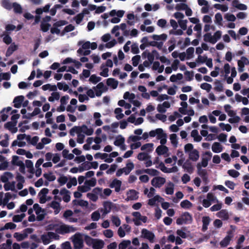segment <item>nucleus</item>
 Segmentation results:
<instances>
[{
  "label": "nucleus",
  "instance_id": "15",
  "mask_svg": "<svg viewBox=\"0 0 249 249\" xmlns=\"http://www.w3.org/2000/svg\"><path fill=\"white\" fill-rule=\"evenodd\" d=\"M134 165L133 162H129L126 163V167L122 168L123 173L125 175H128L130 172L133 169Z\"/></svg>",
  "mask_w": 249,
  "mask_h": 249
},
{
  "label": "nucleus",
  "instance_id": "56",
  "mask_svg": "<svg viewBox=\"0 0 249 249\" xmlns=\"http://www.w3.org/2000/svg\"><path fill=\"white\" fill-rule=\"evenodd\" d=\"M43 177L49 181H54L56 178L55 176L53 175L52 172H50L49 174H44Z\"/></svg>",
  "mask_w": 249,
  "mask_h": 249
},
{
  "label": "nucleus",
  "instance_id": "48",
  "mask_svg": "<svg viewBox=\"0 0 249 249\" xmlns=\"http://www.w3.org/2000/svg\"><path fill=\"white\" fill-rule=\"evenodd\" d=\"M96 184V179L95 178H92L90 179L86 180L85 182V185H87L89 187H94Z\"/></svg>",
  "mask_w": 249,
  "mask_h": 249
},
{
  "label": "nucleus",
  "instance_id": "40",
  "mask_svg": "<svg viewBox=\"0 0 249 249\" xmlns=\"http://www.w3.org/2000/svg\"><path fill=\"white\" fill-rule=\"evenodd\" d=\"M123 110L121 108H116L114 110L115 114H116V118L117 120H120L124 118V114L122 113Z\"/></svg>",
  "mask_w": 249,
  "mask_h": 249
},
{
  "label": "nucleus",
  "instance_id": "52",
  "mask_svg": "<svg viewBox=\"0 0 249 249\" xmlns=\"http://www.w3.org/2000/svg\"><path fill=\"white\" fill-rule=\"evenodd\" d=\"M194 51L195 49L192 47H189L186 50V58L187 59H189L193 57L194 55Z\"/></svg>",
  "mask_w": 249,
  "mask_h": 249
},
{
  "label": "nucleus",
  "instance_id": "14",
  "mask_svg": "<svg viewBox=\"0 0 249 249\" xmlns=\"http://www.w3.org/2000/svg\"><path fill=\"white\" fill-rule=\"evenodd\" d=\"M95 241L92 247V249H102L105 244L104 241L98 239H95Z\"/></svg>",
  "mask_w": 249,
  "mask_h": 249
},
{
  "label": "nucleus",
  "instance_id": "19",
  "mask_svg": "<svg viewBox=\"0 0 249 249\" xmlns=\"http://www.w3.org/2000/svg\"><path fill=\"white\" fill-rule=\"evenodd\" d=\"M13 177V175L12 173L9 172H6L4 173V174L1 176L0 180L2 182L6 183L8 181L9 178H12Z\"/></svg>",
  "mask_w": 249,
  "mask_h": 249
},
{
  "label": "nucleus",
  "instance_id": "1",
  "mask_svg": "<svg viewBox=\"0 0 249 249\" xmlns=\"http://www.w3.org/2000/svg\"><path fill=\"white\" fill-rule=\"evenodd\" d=\"M193 222V217L191 214L187 212L183 213L176 220L177 225H181L183 224H191Z\"/></svg>",
  "mask_w": 249,
  "mask_h": 249
},
{
  "label": "nucleus",
  "instance_id": "41",
  "mask_svg": "<svg viewBox=\"0 0 249 249\" xmlns=\"http://www.w3.org/2000/svg\"><path fill=\"white\" fill-rule=\"evenodd\" d=\"M95 239L92 238L89 235L85 236V242L86 244L89 246L92 247Z\"/></svg>",
  "mask_w": 249,
  "mask_h": 249
},
{
  "label": "nucleus",
  "instance_id": "29",
  "mask_svg": "<svg viewBox=\"0 0 249 249\" xmlns=\"http://www.w3.org/2000/svg\"><path fill=\"white\" fill-rule=\"evenodd\" d=\"M145 173H146L151 176H157L160 174V172L155 169H144Z\"/></svg>",
  "mask_w": 249,
  "mask_h": 249
},
{
  "label": "nucleus",
  "instance_id": "20",
  "mask_svg": "<svg viewBox=\"0 0 249 249\" xmlns=\"http://www.w3.org/2000/svg\"><path fill=\"white\" fill-rule=\"evenodd\" d=\"M202 221L203 223L202 231L204 232L208 229V226L210 222V218L209 216H203Z\"/></svg>",
  "mask_w": 249,
  "mask_h": 249
},
{
  "label": "nucleus",
  "instance_id": "21",
  "mask_svg": "<svg viewBox=\"0 0 249 249\" xmlns=\"http://www.w3.org/2000/svg\"><path fill=\"white\" fill-rule=\"evenodd\" d=\"M232 3V5L238 9L241 10H246L247 9V6L246 5L242 3H239L238 0H233Z\"/></svg>",
  "mask_w": 249,
  "mask_h": 249
},
{
  "label": "nucleus",
  "instance_id": "10",
  "mask_svg": "<svg viewBox=\"0 0 249 249\" xmlns=\"http://www.w3.org/2000/svg\"><path fill=\"white\" fill-rule=\"evenodd\" d=\"M24 97L23 95L16 96L13 101L14 103V107L16 108L21 107L22 103L24 101Z\"/></svg>",
  "mask_w": 249,
  "mask_h": 249
},
{
  "label": "nucleus",
  "instance_id": "54",
  "mask_svg": "<svg viewBox=\"0 0 249 249\" xmlns=\"http://www.w3.org/2000/svg\"><path fill=\"white\" fill-rule=\"evenodd\" d=\"M5 139L0 142V145L2 147H6L9 145V136L7 134H5L4 136Z\"/></svg>",
  "mask_w": 249,
  "mask_h": 249
},
{
  "label": "nucleus",
  "instance_id": "64",
  "mask_svg": "<svg viewBox=\"0 0 249 249\" xmlns=\"http://www.w3.org/2000/svg\"><path fill=\"white\" fill-rule=\"evenodd\" d=\"M188 5L184 3H178L176 5L175 9L177 11L185 10L187 8Z\"/></svg>",
  "mask_w": 249,
  "mask_h": 249
},
{
  "label": "nucleus",
  "instance_id": "31",
  "mask_svg": "<svg viewBox=\"0 0 249 249\" xmlns=\"http://www.w3.org/2000/svg\"><path fill=\"white\" fill-rule=\"evenodd\" d=\"M72 203L74 205H79L82 207H87L89 204L87 201L84 200L82 199H74L72 201Z\"/></svg>",
  "mask_w": 249,
  "mask_h": 249
},
{
  "label": "nucleus",
  "instance_id": "39",
  "mask_svg": "<svg viewBox=\"0 0 249 249\" xmlns=\"http://www.w3.org/2000/svg\"><path fill=\"white\" fill-rule=\"evenodd\" d=\"M75 27L72 24H69L67 26H66L64 29L62 30V31L61 33V36H64L65 33H68L70 32H71L73 30H74Z\"/></svg>",
  "mask_w": 249,
  "mask_h": 249
},
{
  "label": "nucleus",
  "instance_id": "30",
  "mask_svg": "<svg viewBox=\"0 0 249 249\" xmlns=\"http://www.w3.org/2000/svg\"><path fill=\"white\" fill-rule=\"evenodd\" d=\"M1 4L4 8L8 10H10L12 9V3L9 0H2Z\"/></svg>",
  "mask_w": 249,
  "mask_h": 249
},
{
  "label": "nucleus",
  "instance_id": "28",
  "mask_svg": "<svg viewBox=\"0 0 249 249\" xmlns=\"http://www.w3.org/2000/svg\"><path fill=\"white\" fill-rule=\"evenodd\" d=\"M81 127H82V132H83L84 133L86 134L88 136H90L93 133V128H89L88 127V126L85 124H83L82 126H81Z\"/></svg>",
  "mask_w": 249,
  "mask_h": 249
},
{
  "label": "nucleus",
  "instance_id": "46",
  "mask_svg": "<svg viewBox=\"0 0 249 249\" xmlns=\"http://www.w3.org/2000/svg\"><path fill=\"white\" fill-rule=\"evenodd\" d=\"M204 40L205 42H208L212 44H214L213 36L210 33H207L204 35Z\"/></svg>",
  "mask_w": 249,
  "mask_h": 249
},
{
  "label": "nucleus",
  "instance_id": "58",
  "mask_svg": "<svg viewBox=\"0 0 249 249\" xmlns=\"http://www.w3.org/2000/svg\"><path fill=\"white\" fill-rule=\"evenodd\" d=\"M215 87L214 89L217 91H222L223 90V84L219 81H216L215 82Z\"/></svg>",
  "mask_w": 249,
  "mask_h": 249
},
{
  "label": "nucleus",
  "instance_id": "13",
  "mask_svg": "<svg viewBox=\"0 0 249 249\" xmlns=\"http://www.w3.org/2000/svg\"><path fill=\"white\" fill-rule=\"evenodd\" d=\"M183 168L189 174H192L194 171V168L192 166V163L189 160H187L182 165Z\"/></svg>",
  "mask_w": 249,
  "mask_h": 249
},
{
  "label": "nucleus",
  "instance_id": "18",
  "mask_svg": "<svg viewBox=\"0 0 249 249\" xmlns=\"http://www.w3.org/2000/svg\"><path fill=\"white\" fill-rule=\"evenodd\" d=\"M168 151V148L164 145H159L156 149V151L158 155H162L166 153Z\"/></svg>",
  "mask_w": 249,
  "mask_h": 249
},
{
  "label": "nucleus",
  "instance_id": "4",
  "mask_svg": "<svg viewBox=\"0 0 249 249\" xmlns=\"http://www.w3.org/2000/svg\"><path fill=\"white\" fill-rule=\"evenodd\" d=\"M165 182V178L161 177H156L151 180V184L156 188H160Z\"/></svg>",
  "mask_w": 249,
  "mask_h": 249
},
{
  "label": "nucleus",
  "instance_id": "53",
  "mask_svg": "<svg viewBox=\"0 0 249 249\" xmlns=\"http://www.w3.org/2000/svg\"><path fill=\"white\" fill-rule=\"evenodd\" d=\"M170 139L171 140L172 144L174 145L175 147H176L178 144V139L177 135L176 134H171L170 136Z\"/></svg>",
  "mask_w": 249,
  "mask_h": 249
},
{
  "label": "nucleus",
  "instance_id": "43",
  "mask_svg": "<svg viewBox=\"0 0 249 249\" xmlns=\"http://www.w3.org/2000/svg\"><path fill=\"white\" fill-rule=\"evenodd\" d=\"M180 206L184 209H189L192 206V203L188 200H184L181 202Z\"/></svg>",
  "mask_w": 249,
  "mask_h": 249
},
{
  "label": "nucleus",
  "instance_id": "8",
  "mask_svg": "<svg viewBox=\"0 0 249 249\" xmlns=\"http://www.w3.org/2000/svg\"><path fill=\"white\" fill-rule=\"evenodd\" d=\"M73 244L74 249H81L83 247V240L79 236H75Z\"/></svg>",
  "mask_w": 249,
  "mask_h": 249
},
{
  "label": "nucleus",
  "instance_id": "9",
  "mask_svg": "<svg viewBox=\"0 0 249 249\" xmlns=\"http://www.w3.org/2000/svg\"><path fill=\"white\" fill-rule=\"evenodd\" d=\"M121 185L122 181L115 178L113 180L112 182L110 184L109 186L111 188H115V191L116 192H119L120 191Z\"/></svg>",
  "mask_w": 249,
  "mask_h": 249
},
{
  "label": "nucleus",
  "instance_id": "32",
  "mask_svg": "<svg viewBox=\"0 0 249 249\" xmlns=\"http://www.w3.org/2000/svg\"><path fill=\"white\" fill-rule=\"evenodd\" d=\"M217 216L224 220H228L229 219V214L226 210H222L219 212Z\"/></svg>",
  "mask_w": 249,
  "mask_h": 249
},
{
  "label": "nucleus",
  "instance_id": "2",
  "mask_svg": "<svg viewBox=\"0 0 249 249\" xmlns=\"http://www.w3.org/2000/svg\"><path fill=\"white\" fill-rule=\"evenodd\" d=\"M76 230V229L71 226L62 225L59 228L57 229L55 231L58 233L64 234L65 233L74 232Z\"/></svg>",
  "mask_w": 249,
  "mask_h": 249
},
{
  "label": "nucleus",
  "instance_id": "26",
  "mask_svg": "<svg viewBox=\"0 0 249 249\" xmlns=\"http://www.w3.org/2000/svg\"><path fill=\"white\" fill-rule=\"evenodd\" d=\"M12 8H13V11L16 14H20L22 13V7L17 2H14L12 3Z\"/></svg>",
  "mask_w": 249,
  "mask_h": 249
},
{
  "label": "nucleus",
  "instance_id": "3",
  "mask_svg": "<svg viewBox=\"0 0 249 249\" xmlns=\"http://www.w3.org/2000/svg\"><path fill=\"white\" fill-rule=\"evenodd\" d=\"M212 157V153L210 151H206L203 154L201 162H198L197 164H199L200 166L203 167H206L208 164V161L211 159Z\"/></svg>",
  "mask_w": 249,
  "mask_h": 249
},
{
  "label": "nucleus",
  "instance_id": "55",
  "mask_svg": "<svg viewBox=\"0 0 249 249\" xmlns=\"http://www.w3.org/2000/svg\"><path fill=\"white\" fill-rule=\"evenodd\" d=\"M51 26L50 23L42 22L40 24L41 30L43 32H47L49 30Z\"/></svg>",
  "mask_w": 249,
  "mask_h": 249
},
{
  "label": "nucleus",
  "instance_id": "34",
  "mask_svg": "<svg viewBox=\"0 0 249 249\" xmlns=\"http://www.w3.org/2000/svg\"><path fill=\"white\" fill-rule=\"evenodd\" d=\"M28 235L26 233H20L19 232H15L14 234V237L16 238L18 241H21L27 237Z\"/></svg>",
  "mask_w": 249,
  "mask_h": 249
},
{
  "label": "nucleus",
  "instance_id": "16",
  "mask_svg": "<svg viewBox=\"0 0 249 249\" xmlns=\"http://www.w3.org/2000/svg\"><path fill=\"white\" fill-rule=\"evenodd\" d=\"M212 149L214 153H218L222 151L223 147L220 143L214 142L212 145Z\"/></svg>",
  "mask_w": 249,
  "mask_h": 249
},
{
  "label": "nucleus",
  "instance_id": "36",
  "mask_svg": "<svg viewBox=\"0 0 249 249\" xmlns=\"http://www.w3.org/2000/svg\"><path fill=\"white\" fill-rule=\"evenodd\" d=\"M82 132L81 126H74L70 131V135L72 136H74L75 133H77V135Z\"/></svg>",
  "mask_w": 249,
  "mask_h": 249
},
{
  "label": "nucleus",
  "instance_id": "24",
  "mask_svg": "<svg viewBox=\"0 0 249 249\" xmlns=\"http://www.w3.org/2000/svg\"><path fill=\"white\" fill-rule=\"evenodd\" d=\"M91 168V166L90 164V162L85 161L81 164V166L79 167V172H82L85 170H88Z\"/></svg>",
  "mask_w": 249,
  "mask_h": 249
},
{
  "label": "nucleus",
  "instance_id": "27",
  "mask_svg": "<svg viewBox=\"0 0 249 249\" xmlns=\"http://www.w3.org/2000/svg\"><path fill=\"white\" fill-rule=\"evenodd\" d=\"M174 184L172 182L168 183V186L165 188V193L167 195H172L174 193Z\"/></svg>",
  "mask_w": 249,
  "mask_h": 249
},
{
  "label": "nucleus",
  "instance_id": "22",
  "mask_svg": "<svg viewBox=\"0 0 249 249\" xmlns=\"http://www.w3.org/2000/svg\"><path fill=\"white\" fill-rule=\"evenodd\" d=\"M15 182L12 181L11 182H7L4 185V188L5 191H7L11 190L12 191H15Z\"/></svg>",
  "mask_w": 249,
  "mask_h": 249
},
{
  "label": "nucleus",
  "instance_id": "33",
  "mask_svg": "<svg viewBox=\"0 0 249 249\" xmlns=\"http://www.w3.org/2000/svg\"><path fill=\"white\" fill-rule=\"evenodd\" d=\"M191 135L194 138V141L196 142H199L202 140L201 136L199 135L198 131L196 129L192 130Z\"/></svg>",
  "mask_w": 249,
  "mask_h": 249
},
{
  "label": "nucleus",
  "instance_id": "51",
  "mask_svg": "<svg viewBox=\"0 0 249 249\" xmlns=\"http://www.w3.org/2000/svg\"><path fill=\"white\" fill-rule=\"evenodd\" d=\"M3 36V41L7 45L11 44L12 41L11 37L6 33H4Z\"/></svg>",
  "mask_w": 249,
  "mask_h": 249
},
{
  "label": "nucleus",
  "instance_id": "11",
  "mask_svg": "<svg viewBox=\"0 0 249 249\" xmlns=\"http://www.w3.org/2000/svg\"><path fill=\"white\" fill-rule=\"evenodd\" d=\"M196 168L197 169V174L200 176L203 179L206 180L207 179V172L205 169H202V167L199 164H197Z\"/></svg>",
  "mask_w": 249,
  "mask_h": 249
},
{
  "label": "nucleus",
  "instance_id": "17",
  "mask_svg": "<svg viewBox=\"0 0 249 249\" xmlns=\"http://www.w3.org/2000/svg\"><path fill=\"white\" fill-rule=\"evenodd\" d=\"M18 49V46L15 45L14 43H12L11 45L8 48L6 52V56L9 57L11 56L12 53Z\"/></svg>",
  "mask_w": 249,
  "mask_h": 249
},
{
  "label": "nucleus",
  "instance_id": "37",
  "mask_svg": "<svg viewBox=\"0 0 249 249\" xmlns=\"http://www.w3.org/2000/svg\"><path fill=\"white\" fill-rule=\"evenodd\" d=\"M137 159L139 160H146L150 159V156L146 153L141 152L138 154Z\"/></svg>",
  "mask_w": 249,
  "mask_h": 249
},
{
  "label": "nucleus",
  "instance_id": "47",
  "mask_svg": "<svg viewBox=\"0 0 249 249\" xmlns=\"http://www.w3.org/2000/svg\"><path fill=\"white\" fill-rule=\"evenodd\" d=\"M102 78L99 76H97L95 74H92L89 79V81L93 84H96L101 80Z\"/></svg>",
  "mask_w": 249,
  "mask_h": 249
},
{
  "label": "nucleus",
  "instance_id": "57",
  "mask_svg": "<svg viewBox=\"0 0 249 249\" xmlns=\"http://www.w3.org/2000/svg\"><path fill=\"white\" fill-rule=\"evenodd\" d=\"M25 216V214L24 213H21L20 215H15L13 217V221L15 222H21Z\"/></svg>",
  "mask_w": 249,
  "mask_h": 249
},
{
  "label": "nucleus",
  "instance_id": "60",
  "mask_svg": "<svg viewBox=\"0 0 249 249\" xmlns=\"http://www.w3.org/2000/svg\"><path fill=\"white\" fill-rule=\"evenodd\" d=\"M41 239L42 240V241L44 245H47L49 244L51 242V240L50 239V238L49 237L48 234H42L41 236Z\"/></svg>",
  "mask_w": 249,
  "mask_h": 249
},
{
  "label": "nucleus",
  "instance_id": "45",
  "mask_svg": "<svg viewBox=\"0 0 249 249\" xmlns=\"http://www.w3.org/2000/svg\"><path fill=\"white\" fill-rule=\"evenodd\" d=\"M131 242L130 240H123L119 245V249H126L130 245Z\"/></svg>",
  "mask_w": 249,
  "mask_h": 249
},
{
  "label": "nucleus",
  "instance_id": "5",
  "mask_svg": "<svg viewBox=\"0 0 249 249\" xmlns=\"http://www.w3.org/2000/svg\"><path fill=\"white\" fill-rule=\"evenodd\" d=\"M142 236L146 239H148L150 242L153 243L155 237L154 234L146 229H143L142 230Z\"/></svg>",
  "mask_w": 249,
  "mask_h": 249
},
{
  "label": "nucleus",
  "instance_id": "25",
  "mask_svg": "<svg viewBox=\"0 0 249 249\" xmlns=\"http://www.w3.org/2000/svg\"><path fill=\"white\" fill-rule=\"evenodd\" d=\"M103 206L104 208V213L107 214L111 210L112 203L110 201H105L104 202Z\"/></svg>",
  "mask_w": 249,
  "mask_h": 249
},
{
  "label": "nucleus",
  "instance_id": "50",
  "mask_svg": "<svg viewBox=\"0 0 249 249\" xmlns=\"http://www.w3.org/2000/svg\"><path fill=\"white\" fill-rule=\"evenodd\" d=\"M246 61L248 62V59L245 56H242L241 60H238L237 62L238 67L241 68H244L245 64H247Z\"/></svg>",
  "mask_w": 249,
  "mask_h": 249
},
{
  "label": "nucleus",
  "instance_id": "12",
  "mask_svg": "<svg viewBox=\"0 0 249 249\" xmlns=\"http://www.w3.org/2000/svg\"><path fill=\"white\" fill-rule=\"evenodd\" d=\"M189 159L194 161H197L199 158V152L195 149L189 153Z\"/></svg>",
  "mask_w": 249,
  "mask_h": 249
},
{
  "label": "nucleus",
  "instance_id": "7",
  "mask_svg": "<svg viewBox=\"0 0 249 249\" xmlns=\"http://www.w3.org/2000/svg\"><path fill=\"white\" fill-rule=\"evenodd\" d=\"M17 124V122H8L4 124V127L5 129L10 131L12 133H15L18 131V128L16 127Z\"/></svg>",
  "mask_w": 249,
  "mask_h": 249
},
{
  "label": "nucleus",
  "instance_id": "38",
  "mask_svg": "<svg viewBox=\"0 0 249 249\" xmlns=\"http://www.w3.org/2000/svg\"><path fill=\"white\" fill-rule=\"evenodd\" d=\"M231 236L230 235L226 236L223 240L220 242V245L221 247H225L227 246L231 240Z\"/></svg>",
  "mask_w": 249,
  "mask_h": 249
},
{
  "label": "nucleus",
  "instance_id": "62",
  "mask_svg": "<svg viewBox=\"0 0 249 249\" xmlns=\"http://www.w3.org/2000/svg\"><path fill=\"white\" fill-rule=\"evenodd\" d=\"M221 34L222 33L220 31H217L214 33V35L213 36L214 44H215L221 38Z\"/></svg>",
  "mask_w": 249,
  "mask_h": 249
},
{
  "label": "nucleus",
  "instance_id": "6",
  "mask_svg": "<svg viewBox=\"0 0 249 249\" xmlns=\"http://www.w3.org/2000/svg\"><path fill=\"white\" fill-rule=\"evenodd\" d=\"M138 194L139 192L136 190L133 189L129 190L127 192V197L126 200L127 201L137 200L139 198Z\"/></svg>",
  "mask_w": 249,
  "mask_h": 249
},
{
  "label": "nucleus",
  "instance_id": "23",
  "mask_svg": "<svg viewBox=\"0 0 249 249\" xmlns=\"http://www.w3.org/2000/svg\"><path fill=\"white\" fill-rule=\"evenodd\" d=\"M107 84L108 86H110L113 89H115L118 86V82L114 78H110L107 79Z\"/></svg>",
  "mask_w": 249,
  "mask_h": 249
},
{
  "label": "nucleus",
  "instance_id": "49",
  "mask_svg": "<svg viewBox=\"0 0 249 249\" xmlns=\"http://www.w3.org/2000/svg\"><path fill=\"white\" fill-rule=\"evenodd\" d=\"M156 135H157V139L159 140L162 137H167L166 133L163 132V130L162 128L156 129Z\"/></svg>",
  "mask_w": 249,
  "mask_h": 249
},
{
  "label": "nucleus",
  "instance_id": "63",
  "mask_svg": "<svg viewBox=\"0 0 249 249\" xmlns=\"http://www.w3.org/2000/svg\"><path fill=\"white\" fill-rule=\"evenodd\" d=\"M68 181V178L66 176L62 175L58 179L57 181L59 182L60 186H62L66 184Z\"/></svg>",
  "mask_w": 249,
  "mask_h": 249
},
{
  "label": "nucleus",
  "instance_id": "59",
  "mask_svg": "<svg viewBox=\"0 0 249 249\" xmlns=\"http://www.w3.org/2000/svg\"><path fill=\"white\" fill-rule=\"evenodd\" d=\"M153 146V143H148L143 144L141 148V150L144 151L146 149H148L149 152H151L152 150V148Z\"/></svg>",
  "mask_w": 249,
  "mask_h": 249
},
{
  "label": "nucleus",
  "instance_id": "61",
  "mask_svg": "<svg viewBox=\"0 0 249 249\" xmlns=\"http://www.w3.org/2000/svg\"><path fill=\"white\" fill-rule=\"evenodd\" d=\"M119 136L120 137V138L117 139L114 142V145L117 146L122 145L124 143L125 141V139L124 137L121 135Z\"/></svg>",
  "mask_w": 249,
  "mask_h": 249
},
{
  "label": "nucleus",
  "instance_id": "35",
  "mask_svg": "<svg viewBox=\"0 0 249 249\" xmlns=\"http://www.w3.org/2000/svg\"><path fill=\"white\" fill-rule=\"evenodd\" d=\"M163 44V43L162 42H158L155 41H150L149 42H147L146 45L149 46L157 47L159 50H161L162 49Z\"/></svg>",
  "mask_w": 249,
  "mask_h": 249
},
{
  "label": "nucleus",
  "instance_id": "42",
  "mask_svg": "<svg viewBox=\"0 0 249 249\" xmlns=\"http://www.w3.org/2000/svg\"><path fill=\"white\" fill-rule=\"evenodd\" d=\"M16 228V225L12 222H8L5 224L4 226L0 229V231H2L3 230H8V229H14Z\"/></svg>",
  "mask_w": 249,
  "mask_h": 249
},
{
  "label": "nucleus",
  "instance_id": "44",
  "mask_svg": "<svg viewBox=\"0 0 249 249\" xmlns=\"http://www.w3.org/2000/svg\"><path fill=\"white\" fill-rule=\"evenodd\" d=\"M12 244V240L10 239H7L6 243H3L0 246V249H11Z\"/></svg>",
  "mask_w": 249,
  "mask_h": 249
}]
</instances>
